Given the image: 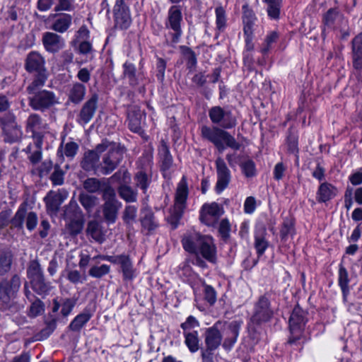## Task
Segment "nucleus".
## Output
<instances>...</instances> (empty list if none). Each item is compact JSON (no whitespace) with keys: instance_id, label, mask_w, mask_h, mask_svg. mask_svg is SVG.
I'll use <instances>...</instances> for the list:
<instances>
[{"instance_id":"17","label":"nucleus","mask_w":362,"mask_h":362,"mask_svg":"<svg viewBox=\"0 0 362 362\" xmlns=\"http://www.w3.org/2000/svg\"><path fill=\"white\" fill-rule=\"evenodd\" d=\"M114 15L115 24L121 29H127L130 25L132 19L129 8L124 0H116Z\"/></svg>"},{"instance_id":"21","label":"nucleus","mask_w":362,"mask_h":362,"mask_svg":"<svg viewBox=\"0 0 362 362\" xmlns=\"http://www.w3.org/2000/svg\"><path fill=\"white\" fill-rule=\"evenodd\" d=\"M216 167L217 172V182L216 190L220 193L226 189L230 180V173L223 159L218 157L216 160Z\"/></svg>"},{"instance_id":"25","label":"nucleus","mask_w":362,"mask_h":362,"mask_svg":"<svg viewBox=\"0 0 362 362\" xmlns=\"http://www.w3.org/2000/svg\"><path fill=\"white\" fill-rule=\"evenodd\" d=\"M64 200V197L60 192L50 191L44 198L47 211L56 213Z\"/></svg>"},{"instance_id":"52","label":"nucleus","mask_w":362,"mask_h":362,"mask_svg":"<svg viewBox=\"0 0 362 362\" xmlns=\"http://www.w3.org/2000/svg\"><path fill=\"white\" fill-rule=\"evenodd\" d=\"M293 225L291 220L286 219L284 221L281 230L280 237L281 241L285 242L289 235H292L293 233Z\"/></svg>"},{"instance_id":"33","label":"nucleus","mask_w":362,"mask_h":362,"mask_svg":"<svg viewBox=\"0 0 362 362\" xmlns=\"http://www.w3.org/2000/svg\"><path fill=\"white\" fill-rule=\"evenodd\" d=\"M349 282L348 272L342 264H340L339 269V285L341 289L344 300H346V297L349 293Z\"/></svg>"},{"instance_id":"64","label":"nucleus","mask_w":362,"mask_h":362,"mask_svg":"<svg viewBox=\"0 0 362 362\" xmlns=\"http://www.w3.org/2000/svg\"><path fill=\"white\" fill-rule=\"evenodd\" d=\"M78 148V146L76 143L73 141L68 142L64 147V154L67 157L73 158L76 155Z\"/></svg>"},{"instance_id":"50","label":"nucleus","mask_w":362,"mask_h":362,"mask_svg":"<svg viewBox=\"0 0 362 362\" xmlns=\"http://www.w3.org/2000/svg\"><path fill=\"white\" fill-rule=\"evenodd\" d=\"M180 49L185 59L187 61L188 68L191 69L194 67L197 64V58L194 52L189 47L186 46H182Z\"/></svg>"},{"instance_id":"4","label":"nucleus","mask_w":362,"mask_h":362,"mask_svg":"<svg viewBox=\"0 0 362 362\" xmlns=\"http://www.w3.org/2000/svg\"><path fill=\"white\" fill-rule=\"evenodd\" d=\"M63 218L65 221L64 233L71 236L79 234L85 223V218L82 210L77 202L71 199L69 204L64 206Z\"/></svg>"},{"instance_id":"62","label":"nucleus","mask_w":362,"mask_h":362,"mask_svg":"<svg viewBox=\"0 0 362 362\" xmlns=\"http://www.w3.org/2000/svg\"><path fill=\"white\" fill-rule=\"evenodd\" d=\"M21 9L19 8H17L16 6H11L10 7L7 12H6V21H16L18 18V16H21Z\"/></svg>"},{"instance_id":"38","label":"nucleus","mask_w":362,"mask_h":362,"mask_svg":"<svg viewBox=\"0 0 362 362\" xmlns=\"http://www.w3.org/2000/svg\"><path fill=\"white\" fill-rule=\"evenodd\" d=\"M119 197L127 202H134L136 201L137 192L130 186L121 185L117 189Z\"/></svg>"},{"instance_id":"18","label":"nucleus","mask_w":362,"mask_h":362,"mask_svg":"<svg viewBox=\"0 0 362 362\" xmlns=\"http://www.w3.org/2000/svg\"><path fill=\"white\" fill-rule=\"evenodd\" d=\"M221 322H216L213 327L207 328L204 332V341L206 349L209 350H216L222 344L223 336L220 332Z\"/></svg>"},{"instance_id":"12","label":"nucleus","mask_w":362,"mask_h":362,"mask_svg":"<svg viewBox=\"0 0 362 362\" xmlns=\"http://www.w3.org/2000/svg\"><path fill=\"white\" fill-rule=\"evenodd\" d=\"M201 134L204 139L213 144L217 139H223L226 146L235 150H238L240 148V144L236 141L235 138L223 129L218 127L211 129L207 126H203L201 129Z\"/></svg>"},{"instance_id":"46","label":"nucleus","mask_w":362,"mask_h":362,"mask_svg":"<svg viewBox=\"0 0 362 362\" xmlns=\"http://www.w3.org/2000/svg\"><path fill=\"white\" fill-rule=\"evenodd\" d=\"M185 344L191 352H195L199 349V339L197 332L185 334Z\"/></svg>"},{"instance_id":"35","label":"nucleus","mask_w":362,"mask_h":362,"mask_svg":"<svg viewBox=\"0 0 362 362\" xmlns=\"http://www.w3.org/2000/svg\"><path fill=\"white\" fill-rule=\"evenodd\" d=\"M42 276H44V273L38 260L30 261L27 268V276L30 281Z\"/></svg>"},{"instance_id":"43","label":"nucleus","mask_w":362,"mask_h":362,"mask_svg":"<svg viewBox=\"0 0 362 362\" xmlns=\"http://www.w3.org/2000/svg\"><path fill=\"white\" fill-rule=\"evenodd\" d=\"M342 20V16L339 15V12L334 9H329L327 13L324 15L323 21L327 27H332L336 21Z\"/></svg>"},{"instance_id":"41","label":"nucleus","mask_w":362,"mask_h":362,"mask_svg":"<svg viewBox=\"0 0 362 362\" xmlns=\"http://www.w3.org/2000/svg\"><path fill=\"white\" fill-rule=\"evenodd\" d=\"M134 180L136 186L141 188L144 193H145L151 182V178L145 172L140 170L135 175Z\"/></svg>"},{"instance_id":"48","label":"nucleus","mask_w":362,"mask_h":362,"mask_svg":"<svg viewBox=\"0 0 362 362\" xmlns=\"http://www.w3.org/2000/svg\"><path fill=\"white\" fill-rule=\"evenodd\" d=\"M110 271V266L103 264L101 266H93L88 271V274L93 277L100 279L107 274Z\"/></svg>"},{"instance_id":"36","label":"nucleus","mask_w":362,"mask_h":362,"mask_svg":"<svg viewBox=\"0 0 362 362\" xmlns=\"http://www.w3.org/2000/svg\"><path fill=\"white\" fill-rule=\"evenodd\" d=\"M119 264L121 266L124 279L132 280L134 278V270L129 257L123 255Z\"/></svg>"},{"instance_id":"5","label":"nucleus","mask_w":362,"mask_h":362,"mask_svg":"<svg viewBox=\"0 0 362 362\" xmlns=\"http://www.w3.org/2000/svg\"><path fill=\"white\" fill-rule=\"evenodd\" d=\"M25 66L28 72L34 74L33 81L27 87V91L31 92L36 88L42 87L47 78L43 57L40 54L32 52L27 56Z\"/></svg>"},{"instance_id":"24","label":"nucleus","mask_w":362,"mask_h":362,"mask_svg":"<svg viewBox=\"0 0 362 362\" xmlns=\"http://www.w3.org/2000/svg\"><path fill=\"white\" fill-rule=\"evenodd\" d=\"M168 20L170 28L175 32V37H180L181 35L180 21L182 20V13L177 6H173L170 8Z\"/></svg>"},{"instance_id":"20","label":"nucleus","mask_w":362,"mask_h":362,"mask_svg":"<svg viewBox=\"0 0 362 362\" xmlns=\"http://www.w3.org/2000/svg\"><path fill=\"white\" fill-rule=\"evenodd\" d=\"M98 95L94 93L83 105L78 115L77 121L80 124H88L93 117L98 107Z\"/></svg>"},{"instance_id":"6","label":"nucleus","mask_w":362,"mask_h":362,"mask_svg":"<svg viewBox=\"0 0 362 362\" xmlns=\"http://www.w3.org/2000/svg\"><path fill=\"white\" fill-rule=\"evenodd\" d=\"M102 199L104 202L101 206L103 216L107 224L115 223L117 219L122 203L117 199L116 192L113 187L105 189Z\"/></svg>"},{"instance_id":"19","label":"nucleus","mask_w":362,"mask_h":362,"mask_svg":"<svg viewBox=\"0 0 362 362\" xmlns=\"http://www.w3.org/2000/svg\"><path fill=\"white\" fill-rule=\"evenodd\" d=\"M3 131L4 133V141L8 143L18 141L22 136V132L20 127L15 121L13 116H11L8 119L2 121Z\"/></svg>"},{"instance_id":"15","label":"nucleus","mask_w":362,"mask_h":362,"mask_svg":"<svg viewBox=\"0 0 362 362\" xmlns=\"http://www.w3.org/2000/svg\"><path fill=\"white\" fill-rule=\"evenodd\" d=\"M144 112L136 105H130L127 108V119L129 129L135 133L142 136L144 130L142 129L143 117Z\"/></svg>"},{"instance_id":"1","label":"nucleus","mask_w":362,"mask_h":362,"mask_svg":"<svg viewBox=\"0 0 362 362\" xmlns=\"http://www.w3.org/2000/svg\"><path fill=\"white\" fill-rule=\"evenodd\" d=\"M274 315L270 300L267 295L261 296L255 304L254 311L247 324V331L254 344L258 342L263 324L270 321Z\"/></svg>"},{"instance_id":"23","label":"nucleus","mask_w":362,"mask_h":362,"mask_svg":"<svg viewBox=\"0 0 362 362\" xmlns=\"http://www.w3.org/2000/svg\"><path fill=\"white\" fill-rule=\"evenodd\" d=\"M108 187H112L109 183L95 177H89L83 182V189L90 194L100 192L103 194Z\"/></svg>"},{"instance_id":"7","label":"nucleus","mask_w":362,"mask_h":362,"mask_svg":"<svg viewBox=\"0 0 362 362\" xmlns=\"http://www.w3.org/2000/svg\"><path fill=\"white\" fill-rule=\"evenodd\" d=\"M307 321V313L296 305L293 308L288 321L290 330L288 344H296L303 337Z\"/></svg>"},{"instance_id":"14","label":"nucleus","mask_w":362,"mask_h":362,"mask_svg":"<svg viewBox=\"0 0 362 362\" xmlns=\"http://www.w3.org/2000/svg\"><path fill=\"white\" fill-rule=\"evenodd\" d=\"M352 64L354 74L356 78L362 82V32L351 41Z\"/></svg>"},{"instance_id":"27","label":"nucleus","mask_w":362,"mask_h":362,"mask_svg":"<svg viewBox=\"0 0 362 362\" xmlns=\"http://www.w3.org/2000/svg\"><path fill=\"white\" fill-rule=\"evenodd\" d=\"M86 232L98 243H102L105 240L101 224L96 220H92L88 223Z\"/></svg>"},{"instance_id":"37","label":"nucleus","mask_w":362,"mask_h":362,"mask_svg":"<svg viewBox=\"0 0 362 362\" xmlns=\"http://www.w3.org/2000/svg\"><path fill=\"white\" fill-rule=\"evenodd\" d=\"M141 226L144 229H146L148 232H151L154 230L158 224L155 221L154 215L150 210H144L143 215L141 218Z\"/></svg>"},{"instance_id":"30","label":"nucleus","mask_w":362,"mask_h":362,"mask_svg":"<svg viewBox=\"0 0 362 362\" xmlns=\"http://www.w3.org/2000/svg\"><path fill=\"white\" fill-rule=\"evenodd\" d=\"M57 18L52 25V29L59 32L64 33L69 28L71 22V16L69 14L57 15Z\"/></svg>"},{"instance_id":"57","label":"nucleus","mask_w":362,"mask_h":362,"mask_svg":"<svg viewBox=\"0 0 362 362\" xmlns=\"http://www.w3.org/2000/svg\"><path fill=\"white\" fill-rule=\"evenodd\" d=\"M268 247V242L262 235L255 236V247L259 255H262Z\"/></svg>"},{"instance_id":"56","label":"nucleus","mask_w":362,"mask_h":362,"mask_svg":"<svg viewBox=\"0 0 362 362\" xmlns=\"http://www.w3.org/2000/svg\"><path fill=\"white\" fill-rule=\"evenodd\" d=\"M241 168L244 175L247 177H253L255 175V163L252 160H247L241 164Z\"/></svg>"},{"instance_id":"60","label":"nucleus","mask_w":362,"mask_h":362,"mask_svg":"<svg viewBox=\"0 0 362 362\" xmlns=\"http://www.w3.org/2000/svg\"><path fill=\"white\" fill-rule=\"evenodd\" d=\"M76 304V301L71 298H66L62 304L61 313L64 317H66L72 310Z\"/></svg>"},{"instance_id":"63","label":"nucleus","mask_w":362,"mask_h":362,"mask_svg":"<svg viewBox=\"0 0 362 362\" xmlns=\"http://www.w3.org/2000/svg\"><path fill=\"white\" fill-rule=\"evenodd\" d=\"M165 68H166V62L163 59L159 58L158 59L157 66H156V69H157V71H158L156 76L160 82H162L164 79Z\"/></svg>"},{"instance_id":"39","label":"nucleus","mask_w":362,"mask_h":362,"mask_svg":"<svg viewBox=\"0 0 362 362\" xmlns=\"http://www.w3.org/2000/svg\"><path fill=\"white\" fill-rule=\"evenodd\" d=\"M91 315L89 313H83L78 315L70 323L69 327L74 332L79 331L83 325L90 319Z\"/></svg>"},{"instance_id":"53","label":"nucleus","mask_w":362,"mask_h":362,"mask_svg":"<svg viewBox=\"0 0 362 362\" xmlns=\"http://www.w3.org/2000/svg\"><path fill=\"white\" fill-rule=\"evenodd\" d=\"M223 129H231L236 125V119L233 116L230 111H227L218 124Z\"/></svg>"},{"instance_id":"49","label":"nucleus","mask_w":362,"mask_h":362,"mask_svg":"<svg viewBox=\"0 0 362 362\" xmlns=\"http://www.w3.org/2000/svg\"><path fill=\"white\" fill-rule=\"evenodd\" d=\"M42 125V119L37 114H31L27 119V127L35 134L36 129H40Z\"/></svg>"},{"instance_id":"29","label":"nucleus","mask_w":362,"mask_h":362,"mask_svg":"<svg viewBox=\"0 0 362 362\" xmlns=\"http://www.w3.org/2000/svg\"><path fill=\"white\" fill-rule=\"evenodd\" d=\"M30 283L33 290L39 295L47 294L51 289L50 284L45 281V276L35 279Z\"/></svg>"},{"instance_id":"16","label":"nucleus","mask_w":362,"mask_h":362,"mask_svg":"<svg viewBox=\"0 0 362 362\" xmlns=\"http://www.w3.org/2000/svg\"><path fill=\"white\" fill-rule=\"evenodd\" d=\"M240 326L241 323L238 321H233L228 324H224V329L221 334L223 337L222 346L225 350H230L236 342Z\"/></svg>"},{"instance_id":"10","label":"nucleus","mask_w":362,"mask_h":362,"mask_svg":"<svg viewBox=\"0 0 362 362\" xmlns=\"http://www.w3.org/2000/svg\"><path fill=\"white\" fill-rule=\"evenodd\" d=\"M36 88L33 91H27L28 94L33 95L29 98V105L35 110L45 112L51 109L57 104L58 98L54 93Z\"/></svg>"},{"instance_id":"22","label":"nucleus","mask_w":362,"mask_h":362,"mask_svg":"<svg viewBox=\"0 0 362 362\" xmlns=\"http://www.w3.org/2000/svg\"><path fill=\"white\" fill-rule=\"evenodd\" d=\"M42 43L45 49L52 53H56L64 46L63 38L54 33L47 32L42 37Z\"/></svg>"},{"instance_id":"42","label":"nucleus","mask_w":362,"mask_h":362,"mask_svg":"<svg viewBox=\"0 0 362 362\" xmlns=\"http://www.w3.org/2000/svg\"><path fill=\"white\" fill-rule=\"evenodd\" d=\"M264 1L268 6V15L274 19L279 18L281 0H264Z\"/></svg>"},{"instance_id":"26","label":"nucleus","mask_w":362,"mask_h":362,"mask_svg":"<svg viewBox=\"0 0 362 362\" xmlns=\"http://www.w3.org/2000/svg\"><path fill=\"white\" fill-rule=\"evenodd\" d=\"M86 86L79 83H74L69 90L68 100L74 103L79 104L84 98L86 95Z\"/></svg>"},{"instance_id":"28","label":"nucleus","mask_w":362,"mask_h":362,"mask_svg":"<svg viewBox=\"0 0 362 362\" xmlns=\"http://www.w3.org/2000/svg\"><path fill=\"white\" fill-rule=\"evenodd\" d=\"M336 195V189L330 184L324 182L320 185L317 192V201L326 202Z\"/></svg>"},{"instance_id":"8","label":"nucleus","mask_w":362,"mask_h":362,"mask_svg":"<svg viewBox=\"0 0 362 362\" xmlns=\"http://www.w3.org/2000/svg\"><path fill=\"white\" fill-rule=\"evenodd\" d=\"M21 285L18 274H13L10 279H4L0 281V306L3 310L11 307V303L16 297Z\"/></svg>"},{"instance_id":"2","label":"nucleus","mask_w":362,"mask_h":362,"mask_svg":"<svg viewBox=\"0 0 362 362\" xmlns=\"http://www.w3.org/2000/svg\"><path fill=\"white\" fill-rule=\"evenodd\" d=\"M185 250L202 257L211 263L216 262V249L213 240L209 236L194 234L182 239Z\"/></svg>"},{"instance_id":"40","label":"nucleus","mask_w":362,"mask_h":362,"mask_svg":"<svg viewBox=\"0 0 362 362\" xmlns=\"http://www.w3.org/2000/svg\"><path fill=\"white\" fill-rule=\"evenodd\" d=\"M161 159V170L163 171L168 170L173 163V158L170 154L169 149L165 144H163L159 150Z\"/></svg>"},{"instance_id":"47","label":"nucleus","mask_w":362,"mask_h":362,"mask_svg":"<svg viewBox=\"0 0 362 362\" xmlns=\"http://www.w3.org/2000/svg\"><path fill=\"white\" fill-rule=\"evenodd\" d=\"M57 325V319L52 318L50 320H46V327L42 329L37 335V339L41 340L47 338L55 329Z\"/></svg>"},{"instance_id":"58","label":"nucleus","mask_w":362,"mask_h":362,"mask_svg":"<svg viewBox=\"0 0 362 362\" xmlns=\"http://www.w3.org/2000/svg\"><path fill=\"white\" fill-rule=\"evenodd\" d=\"M230 226L228 221V219L224 218L223 219L220 224L218 228V232L222 237V238L226 241L228 239L230 236Z\"/></svg>"},{"instance_id":"51","label":"nucleus","mask_w":362,"mask_h":362,"mask_svg":"<svg viewBox=\"0 0 362 362\" xmlns=\"http://www.w3.org/2000/svg\"><path fill=\"white\" fill-rule=\"evenodd\" d=\"M64 172L59 165L54 166V172L50 176V180L54 185H62L64 183Z\"/></svg>"},{"instance_id":"54","label":"nucleus","mask_w":362,"mask_h":362,"mask_svg":"<svg viewBox=\"0 0 362 362\" xmlns=\"http://www.w3.org/2000/svg\"><path fill=\"white\" fill-rule=\"evenodd\" d=\"M31 302L29 316L34 317L40 315L44 311V303L38 298Z\"/></svg>"},{"instance_id":"3","label":"nucleus","mask_w":362,"mask_h":362,"mask_svg":"<svg viewBox=\"0 0 362 362\" xmlns=\"http://www.w3.org/2000/svg\"><path fill=\"white\" fill-rule=\"evenodd\" d=\"M101 144L107 146L105 151L102 155L100 174L107 175L116 170L122 162L126 152L124 146L119 143L110 142L103 140Z\"/></svg>"},{"instance_id":"61","label":"nucleus","mask_w":362,"mask_h":362,"mask_svg":"<svg viewBox=\"0 0 362 362\" xmlns=\"http://www.w3.org/2000/svg\"><path fill=\"white\" fill-rule=\"evenodd\" d=\"M287 141L288 151L291 153H298V149L297 137L291 132H289V134L287 136Z\"/></svg>"},{"instance_id":"45","label":"nucleus","mask_w":362,"mask_h":362,"mask_svg":"<svg viewBox=\"0 0 362 362\" xmlns=\"http://www.w3.org/2000/svg\"><path fill=\"white\" fill-rule=\"evenodd\" d=\"M227 111L224 110L220 106L211 107L209 111V116L214 124H219L221 122L223 117H224Z\"/></svg>"},{"instance_id":"55","label":"nucleus","mask_w":362,"mask_h":362,"mask_svg":"<svg viewBox=\"0 0 362 362\" xmlns=\"http://www.w3.org/2000/svg\"><path fill=\"white\" fill-rule=\"evenodd\" d=\"M136 216V208L134 206H127L123 212V219L127 223L135 221Z\"/></svg>"},{"instance_id":"32","label":"nucleus","mask_w":362,"mask_h":362,"mask_svg":"<svg viewBox=\"0 0 362 362\" xmlns=\"http://www.w3.org/2000/svg\"><path fill=\"white\" fill-rule=\"evenodd\" d=\"M13 255L11 251H0V276L8 273L11 268Z\"/></svg>"},{"instance_id":"34","label":"nucleus","mask_w":362,"mask_h":362,"mask_svg":"<svg viewBox=\"0 0 362 362\" xmlns=\"http://www.w3.org/2000/svg\"><path fill=\"white\" fill-rule=\"evenodd\" d=\"M78 201L87 212H90L97 205L98 198L85 192H81L78 195Z\"/></svg>"},{"instance_id":"31","label":"nucleus","mask_w":362,"mask_h":362,"mask_svg":"<svg viewBox=\"0 0 362 362\" xmlns=\"http://www.w3.org/2000/svg\"><path fill=\"white\" fill-rule=\"evenodd\" d=\"M123 75L129 81V83L132 86H136L139 84V76L136 74V69L135 66L129 62H125L123 64Z\"/></svg>"},{"instance_id":"9","label":"nucleus","mask_w":362,"mask_h":362,"mask_svg":"<svg viewBox=\"0 0 362 362\" xmlns=\"http://www.w3.org/2000/svg\"><path fill=\"white\" fill-rule=\"evenodd\" d=\"M187 195V177L183 176L177 188L173 209L171 211L170 216L168 218V222L173 226V228L177 227V223L183 214Z\"/></svg>"},{"instance_id":"13","label":"nucleus","mask_w":362,"mask_h":362,"mask_svg":"<svg viewBox=\"0 0 362 362\" xmlns=\"http://www.w3.org/2000/svg\"><path fill=\"white\" fill-rule=\"evenodd\" d=\"M24 221H25L28 230L31 231L34 230L37 226V216L35 212L30 211L28 213L25 207L21 206L10 221L11 227L22 230L23 228Z\"/></svg>"},{"instance_id":"59","label":"nucleus","mask_w":362,"mask_h":362,"mask_svg":"<svg viewBox=\"0 0 362 362\" xmlns=\"http://www.w3.org/2000/svg\"><path fill=\"white\" fill-rule=\"evenodd\" d=\"M204 298L211 305H214L216 300V291L209 285H204Z\"/></svg>"},{"instance_id":"11","label":"nucleus","mask_w":362,"mask_h":362,"mask_svg":"<svg viewBox=\"0 0 362 362\" xmlns=\"http://www.w3.org/2000/svg\"><path fill=\"white\" fill-rule=\"evenodd\" d=\"M107 146L99 144L95 148L86 151L80 162V166L86 172H94L95 175H101L100 170L101 161L100 155L105 151Z\"/></svg>"},{"instance_id":"44","label":"nucleus","mask_w":362,"mask_h":362,"mask_svg":"<svg viewBox=\"0 0 362 362\" xmlns=\"http://www.w3.org/2000/svg\"><path fill=\"white\" fill-rule=\"evenodd\" d=\"M201 211L215 217L217 219H218V218L223 214L222 209L216 202H213L210 204H204Z\"/></svg>"}]
</instances>
